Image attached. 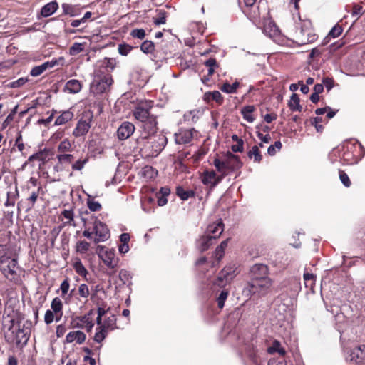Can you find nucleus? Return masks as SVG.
I'll use <instances>...</instances> for the list:
<instances>
[{"instance_id": "obj_3", "label": "nucleus", "mask_w": 365, "mask_h": 365, "mask_svg": "<svg viewBox=\"0 0 365 365\" xmlns=\"http://www.w3.org/2000/svg\"><path fill=\"white\" fill-rule=\"evenodd\" d=\"M213 165L217 170L225 177L229 172L240 170L242 166V163L239 156L228 152L224 160L215 158Z\"/></svg>"}, {"instance_id": "obj_9", "label": "nucleus", "mask_w": 365, "mask_h": 365, "mask_svg": "<svg viewBox=\"0 0 365 365\" xmlns=\"http://www.w3.org/2000/svg\"><path fill=\"white\" fill-rule=\"evenodd\" d=\"M17 269V260L16 259L7 257L3 261H0V270L9 280L16 281L18 279Z\"/></svg>"}, {"instance_id": "obj_36", "label": "nucleus", "mask_w": 365, "mask_h": 365, "mask_svg": "<svg viewBox=\"0 0 365 365\" xmlns=\"http://www.w3.org/2000/svg\"><path fill=\"white\" fill-rule=\"evenodd\" d=\"M85 43H74L69 48L71 56H76L84 50Z\"/></svg>"}, {"instance_id": "obj_10", "label": "nucleus", "mask_w": 365, "mask_h": 365, "mask_svg": "<svg viewBox=\"0 0 365 365\" xmlns=\"http://www.w3.org/2000/svg\"><path fill=\"white\" fill-rule=\"evenodd\" d=\"M113 81L112 76L109 73L103 76H96L91 85V89L94 93L100 94L105 93L109 90Z\"/></svg>"}, {"instance_id": "obj_31", "label": "nucleus", "mask_w": 365, "mask_h": 365, "mask_svg": "<svg viewBox=\"0 0 365 365\" xmlns=\"http://www.w3.org/2000/svg\"><path fill=\"white\" fill-rule=\"evenodd\" d=\"M82 221L83 222V227H85V230L83 232V235L86 238H91V236L94 232L93 231L92 225L90 224V217L87 219L82 218Z\"/></svg>"}, {"instance_id": "obj_18", "label": "nucleus", "mask_w": 365, "mask_h": 365, "mask_svg": "<svg viewBox=\"0 0 365 365\" xmlns=\"http://www.w3.org/2000/svg\"><path fill=\"white\" fill-rule=\"evenodd\" d=\"M91 118L88 117L86 119L81 118L78 122L75 129L73 131V135L78 138L85 135L91 128Z\"/></svg>"}, {"instance_id": "obj_29", "label": "nucleus", "mask_w": 365, "mask_h": 365, "mask_svg": "<svg viewBox=\"0 0 365 365\" xmlns=\"http://www.w3.org/2000/svg\"><path fill=\"white\" fill-rule=\"evenodd\" d=\"M247 155L250 158H254V161L255 163H260L262 159V155H261L259 147L257 145H254L247 153Z\"/></svg>"}, {"instance_id": "obj_23", "label": "nucleus", "mask_w": 365, "mask_h": 365, "mask_svg": "<svg viewBox=\"0 0 365 365\" xmlns=\"http://www.w3.org/2000/svg\"><path fill=\"white\" fill-rule=\"evenodd\" d=\"M58 8V4L56 1H51L42 7L41 14L43 17H48L52 15Z\"/></svg>"}, {"instance_id": "obj_49", "label": "nucleus", "mask_w": 365, "mask_h": 365, "mask_svg": "<svg viewBox=\"0 0 365 365\" xmlns=\"http://www.w3.org/2000/svg\"><path fill=\"white\" fill-rule=\"evenodd\" d=\"M230 280L228 279V277H226V276L224 274L222 271H221L215 282V284L219 287H222L227 282H229Z\"/></svg>"}, {"instance_id": "obj_42", "label": "nucleus", "mask_w": 365, "mask_h": 365, "mask_svg": "<svg viewBox=\"0 0 365 365\" xmlns=\"http://www.w3.org/2000/svg\"><path fill=\"white\" fill-rule=\"evenodd\" d=\"M73 267L76 273L82 277H85L88 274V271L86 270V269L85 268V267L80 260L75 262Z\"/></svg>"}, {"instance_id": "obj_15", "label": "nucleus", "mask_w": 365, "mask_h": 365, "mask_svg": "<svg viewBox=\"0 0 365 365\" xmlns=\"http://www.w3.org/2000/svg\"><path fill=\"white\" fill-rule=\"evenodd\" d=\"M223 178L222 174H221L220 176H217L214 170H205L202 173L201 180L205 185L215 187L222 180Z\"/></svg>"}, {"instance_id": "obj_38", "label": "nucleus", "mask_w": 365, "mask_h": 365, "mask_svg": "<svg viewBox=\"0 0 365 365\" xmlns=\"http://www.w3.org/2000/svg\"><path fill=\"white\" fill-rule=\"evenodd\" d=\"M140 50L145 53H151L155 50L154 43L151 41H145L140 46Z\"/></svg>"}, {"instance_id": "obj_56", "label": "nucleus", "mask_w": 365, "mask_h": 365, "mask_svg": "<svg viewBox=\"0 0 365 365\" xmlns=\"http://www.w3.org/2000/svg\"><path fill=\"white\" fill-rule=\"evenodd\" d=\"M87 205L89 210L93 212L99 211L101 209V205L98 202L93 200H88Z\"/></svg>"}, {"instance_id": "obj_8", "label": "nucleus", "mask_w": 365, "mask_h": 365, "mask_svg": "<svg viewBox=\"0 0 365 365\" xmlns=\"http://www.w3.org/2000/svg\"><path fill=\"white\" fill-rule=\"evenodd\" d=\"M116 317L114 314L106 317L103 319V326L100 327V331H96L93 339L97 343L102 342L107 336L108 332L117 328Z\"/></svg>"}, {"instance_id": "obj_1", "label": "nucleus", "mask_w": 365, "mask_h": 365, "mask_svg": "<svg viewBox=\"0 0 365 365\" xmlns=\"http://www.w3.org/2000/svg\"><path fill=\"white\" fill-rule=\"evenodd\" d=\"M153 106V101L140 102L133 110V116L141 122V128L148 135H153L158 130L156 116L150 113Z\"/></svg>"}, {"instance_id": "obj_59", "label": "nucleus", "mask_w": 365, "mask_h": 365, "mask_svg": "<svg viewBox=\"0 0 365 365\" xmlns=\"http://www.w3.org/2000/svg\"><path fill=\"white\" fill-rule=\"evenodd\" d=\"M320 123H322L321 118L316 117L311 119V124L315 127L317 132H322L324 128V127L319 124Z\"/></svg>"}, {"instance_id": "obj_37", "label": "nucleus", "mask_w": 365, "mask_h": 365, "mask_svg": "<svg viewBox=\"0 0 365 365\" xmlns=\"http://www.w3.org/2000/svg\"><path fill=\"white\" fill-rule=\"evenodd\" d=\"M71 150V143L68 139H64L58 145V151L64 153Z\"/></svg>"}, {"instance_id": "obj_16", "label": "nucleus", "mask_w": 365, "mask_h": 365, "mask_svg": "<svg viewBox=\"0 0 365 365\" xmlns=\"http://www.w3.org/2000/svg\"><path fill=\"white\" fill-rule=\"evenodd\" d=\"M224 230V224L221 219H219L217 222L210 224L207 227L205 234L210 235L212 239L216 240L220 237Z\"/></svg>"}, {"instance_id": "obj_32", "label": "nucleus", "mask_w": 365, "mask_h": 365, "mask_svg": "<svg viewBox=\"0 0 365 365\" xmlns=\"http://www.w3.org/2000/svg\"><path fill=\"white\" fill-rule=\"evenodd\" d=\"M228 239L223 240L219 246H217L215 251V257L217 260H220L225 252V250L227 247Z\"/></svg>"}, {"instance_id": "obj_30", "label": "nucleus", "mask_w": 365, "mask_h": 365, "mask_svg": "<svg viewBox=\"0 0 365 365\" xmlns=\"http://www.w3.org/2000/svg\"><path fill=\"white\" fill-rule=\"evenodd\" d=\"M267 351L271 354L277 352L281 356H284L286 353L284 349L281 346L280 343L277 340L273 341L272 345L268 348Z\"/></svg>"}, {"instance_id": "obj_58", "label": "nucleus", "mask_w": 365, "mask_h": 365, "mask_svg": "<svg viewBox=\"0 0 365 365\" xmlns=\"http://www.w3.org/2000/svg\"><path fill=\"white\" fill-rule=\"evenodd\" d=\"M70 288V283L68 279H66L62 282L60 286V289L61 291V297H63L68 292Z\"/></svg>"}, {"instance_id": "obj_57", "label": "nucleus", "mask_w": 365, "mask_h": 365, "mask_svg": "<svg viewBox=\"0 0 365 365\" xmlns=\"http://www.w3.org/2000/svg\"><path fill=\"white\" fill-rule=\"evenodd\" d=\"M222 271L224 273V274L226 276V277H228V279H230V281L235 276V269H234L233 267H231V266L225 267Z\"/></svg>"}, {"instance_id": "obj_14", "label": "nucleus", "mask_w": 365, "mask_h": 365, "mask_svg": "<svg viewBox=\"0 0 365 365\" xmlns=\"http://www.w3.org/2000/svg\"><path fill=\"white\" fill-rule=\"evenodd\" d=\"M135 130V125L128 121L123 122L117 130V135L119 140H124L130 138Z\"/></svg>"}, {"instance_id": "obj_4", "label": "nucleus", "mask_w": 365, "mask_h": 365, "mask_svg": "<svg viewBox=\"0 0 365 365\" xmlns=\"http://www.w3.org/2000/svg\"><path fill=\"white\" fill-rule=\"evenodd\" d=\"M316 39L317 35L314 31L311 21L309 20L303 21L300 29L296 31L295 43L299 45H305L315 41Z\"/></svg>"}, {"instance_id": "obj_40", "label": "nucleus", "mask_w": 365, "mask_h": 365, "mask_svg": "<svg viewBox=\"0 0 365 365\" xmlns=\"http://www.w3.org/2000/svg\"><path fill=\"white\" fill-rule=\"evenodd\" d=\"M56 158L60 164H69L73 159V155L62 153L57 155Z\"/></svg>"}, {"instance_id": "obj_41", "label": "nucleus", "mask_w": 365, "mask_h": 365, "mask_svg": "<svg viewBox=\"0 0 365 365\" xmlns=\"http://www.w3.org/2000/svg\"><path fill=\"white\" fill-rule=\"evenodd\" d=\"M77 319H79L81 323L86 324L87 331H91L94 326V324L92 322V320L88 315H84L83 317H78Z\"/></svg>"}, {"instance_id": "obj_62", "label": "nucleus", "mask_w": 365, "mask_h": 365, "mask_svg": "<svg viewBox=\"0 0 365 365\" xmlns=\"http://www.w3.org/2000/svg\"><path fill=\"white\" fill-rule=\"evenodd\" d=\"M322 84L326 87L327 91H330L334 86L333 78L326 77L322 79Z\"/></svg>"}, {"instance_id": "obj_34", "label": "nucleus", "mask_w": 365, "mask_h": 365, "mask_svg": "<svg viewBox=\"0 0 365 365\" xmlns=\"http://www.w3.org/2000/svg\"><path fill=\"white\" fill-rule=\"evenodd\" d=\"M176 194L182 200H187L189 197L194 196L193 191L185 190L182 187H177Z\"/></svg>"}, {"instance_id": "obj_54", "label": "nucleus", "mask_w": 365, "mask_h": 365, "mask_svg": "<svg viewBox=\"0 0 365 365\" xmlns=\"http://www.w3.org/2000/svg\"><path fill=\"white\" fill-rule=\"evenodd\" d=\"M130 35L133 38L143 39L145 36V31L143 29H135L132 30V31L130 32Z\"/></svg>"}, {"instance_id": "obj_27", "label": "nucleus", "mask_w": 365, "mask_h": 365, "mask_svg": "<svg viewBox=\"0 0 365 365\" xmlns=\"http://www.w3.org/2000/svg\"><path fill=\"white\" fill-rule=\"evenodd\" d=\"M255 110L254 106H246L243 107L241 110V113L243 115L244 119H245L249 123H252L255 120L252 116V113Z\"/></svg>"}, {"instance_id": "obj_39", "label": "nucleus", "mask_w": 365, "mask_h": 365, "mask_svg": "<svg viewBox=\"0 0 365 365\" xmlns=\"http://www.w3.org/2000/svg\"><path fill=\"white\" fill-rule=\"evenodd\" d=\"M42 190V187L41 186H39L37 189L36 191H34L31 195L27 198V201H28V204H29V208H31L34 206L38 197V195H39V192L40 191Z\"/></svg>"}, {"instance_id": "obj_51", "label": "nucleus", "mask_w": 365, "mask_h": 365, "mask_svg": "<svg viewBox=\"0 0 365 365\" xmlns=\"http://www.w3.org/2000/svg\"><path fill=\"white\" fill-rule=\"evenodd\" d=\"M87 162L88 158L79 159L72 164V169L74 170H81Z\"/></svg>"}, {"instance_id": "obj_53", "label": "nucleus", "mask_w": 365, "mask_h": 365, "mask_svg": "<svg viewBox=\"0 0 365 365\" xmlns=\"http://www.w3.org/2000/svg\"><path fill=\"white\" fill-rule=\"evenodd\" d=\"M133 49V47L128 44H120L118 50L120 55L127 56Z\"/></svg>"}, {"instance_id": "obj_46", "label": "nucleus", "mask_w": 365, "mask_h": 365, "mask_svg": "<svg viewBox=\"0 0 365 365\" xmlns=\"http://www.w3.org/2000/svg\"><path fill=\"white\" fill-rule=\"evenodd\" d=\"M304 280L305 282V286L307 287H312L313 284H314V280L316 278V276L314 275L312 273H304Z\"/></svg>"}, {"instance_id": "obj_11", "label": "nucleus", "mask_w": 365, "mask_h": 365, "mask_svg": "<svg viewBox=\"0 0 365 365\" xmlns=\"http://www.w3.org/2000/svg\"><path fill=\"white\" fill-rule=\"evenodd\" d=\"M98 255L104 264L109 268H115L118 265V260L115 259V254L113 250L105 249L104 247H98Z\"/></svg>"}, {"instance_id": "obj_64", "label": "nucleus", "mask_w": 365, "mask_h": 365, "mask_svg": "<svg viewBox=\"0 0 365 365\" xmlns=\"http://www.w3.org/2000/svg\"><path fill=\"white\" fill-rule=\"evenodd\" d=\"M205 66L207 68H215L218 67V64L215 58H210L204 63Z\"/></svg>"}, {"instance_id": "obj_43", "label": "nucleus", "mask_w": 365, "mask_h": 365, "mask_svg": "<svg viewBox=\"0 0 365 365\" xmlns=\"http://www.w3.org/2000/svg\"><path fill=\"white\" fill-rule=\"evenodd\" d=\"M61 215L67 220V221L64 222L65 225H75V224L72 223L74 217L73 210H65L62 212Z\"/></svg>"}, {"instance_id": "obj_26", "label": "nucleus", "mask_w": 365, "mask_h": 365, "mask_svg": "<svg viewBox=\"0 0 365 365\" xmlns=\"http://www.w3.org/2000/svg\"><path fill=\"white\" fill-rule=\"evenodd\" d=\"M288 106L292 111H301L302 109V106L299 104V98L296 93H293L291 96Z\"/></svg>"}, {"instance_id": "obj_20", "label": "nucleus", "mask_w": 365, "mask_h": 365, "mask_svg": "<svg viewBox=\"0 0 365 365\" xmlns=\"http://www.w3.org/2000/svg\"><path fill=\"white\" fill-rule=\"evenodd\" d=\"M86 339V334L81 331H70L66 336V343L76 341L78 344H83Z\"/></svg>"}, {"instance_id": "obj_55", "label": "nucleus", "mask_w": 365, "mask_h": 365, "mask_svg": "<svg viewBox=\"0 0 365 365\" xmlns=\"http://www.w3.org/2000/svg\"><path fill=\"white\" fill-rule=\"evenodd\" d=\"M166 22V13L164 11H160L158 17L154 20L156 25L164 24Z\"/></svg>"}, {"instance_id": "obj_60", "label": "nucleus", "mask_w": 365, "mask_h": 365, "mask_svg": "<svg viewBox=\"0 0 365 365\" xmlns=\"http://www.w3.org/2000/svg\"><path fill=\"white\" fill-rule=\"evenodd\" d=\"M28 79L25 78H20L16 81L10 83L11 88H19L24 85L27 82Z\"/></svg>"}, {"instance_id": "obj_63", "label": "nucleus", "mask_w": 365, "mask_h": 365, "mask_svg": "<svg viewBox=\"0 0 365 365\" xmlns=\"http://www.w3.org/2000/svg\"><path fill=\"white\" fill-rule=\"evenodd\" d=\"M62 8H63L64 14H69L71 16H74V13H73L74 8L73 7V6H71L70 4H63L62 5Z\"/></svg>"}, {"instance_id": "obj_35", "label": "nucleus", "mask_w": 365, "mask_h": 365, "mask_svg": "<svg viewBox=\"0 0 365 365\" xmlns=\"http://www.w3.org/2000/svg\"><path fill=\"white\" fill-rule=\"evenodd\" d=\"M51 307L55 314H58V312H62L63 304L60 298L55 297L51 304Z\"/></svg>"}, {"instance_id": "obj_45", "label": "nucleus", "mask_w": 365, "mask_h": 365, "mask_svg": "<svg viewBox=\"0 0 365 365\" xmlns=\"http://www.w3.org/2000/svg\"><path fill=\"white\" fill-rule=\"evenodd\" d=\"M229 292L227 290H222L217 299V305L220 309H222L225 305V302L228 297Z\"/></svg>"}, {"instance_id": "obj_24", "label": "nucleus", "mask_w": 365, "mask_h": 365, "mask_svg": "<svg viewBox=\"0 0 365 365\" xmlns=\"http://www.w3.org/2000/svg\"><path fill=\"white\" fill-rule=\"evenodd\" d=\"M74 115L73 113L70 110H67L63 112L56 119L54 125H64L66 123L71 120L73 118Z\"/></svg>"}, {"instance_id": "obj_22", "label": "nucleus", "mask_w": 365, "mask_h": 365, "mask_svg": "<svg viewBox=\"0 0 365 365\" xmlns=\"http://www.w3.org/2000/svg\"><path fill=\"white\" fill-rule=\"evenodd\" d=\"M203 99L207 103L215 101L219 105L222 104L223 97L218 91L205 92L203 96Z\"/></svg>"}, {"instance_id": "obj_61", "label": "nucleus", "mask_w": 365, "mask_h": 365, "mask_svg": "<svg viewBox=\"0 0 365 365\" xmlns=\"http://www.w3.org/2000/svg\"><path fill=\"white\" fill-rule=\"evenodd\" d=\"M55 313L51 310H47L45 313L44 321L46 324H50L54 320Z\"/></svg>"}, {"instance_id": "obj_48", "label": "nucleus", "mask_w": 365, "mask_h": 365, "mask_svg": "<svg viewBox=\"0 0 365 365\" xmlns=\"http://www.w3.org/2000/svg\"><path fill=\"white\" fill-rule=\"evenodd\" d=\"M78 294L83 298H87L90 295V290L87 284H81L78 286Z\"/></svg>"}, {"instance_id": "obj_13", "label": "nucleus", "mask_w": 365, "mask_h": 365, "mask_svg": "<svg viewBox=\"0 0 365 365\" xmlns=\"http://www.w3.org/2000/svg\"><path fill=\"white\" fill-rule=\"evenodd\" d=\"M63 61H64V58L63 57H60L58 59H53L51 61H46L40 66L34 67L31 69L30 74L34 77L38 76L41 74H42L48 68H53L59 64L63 65Z\"/></svg>"}, {"instance_id": "obj_6", "label": "nucleus", "mask_w": 365, "mask_h": 365, "mask_svg": "<svg viewBox=\"0 0 365 365\" xmlns=\"http://www.w3.org/2000/svg\"><path fill=\"white\" fill-rule=\"evenodd\" d=\"M167 143V138L163 135L150 137L145 145L146 155L148 156H157L165 148Z\"/></svg>"}, {"instance_id": "obj_47", "label": "nucleus", "mask_w": 365, "mask_h": 365, "mask_svg": "<svg viewBox=\"0 0 365 365\" xmlns=\"http://www.w3.org/2000/svg\"><path fill=\"white\" fill-rule=\"evenodd\" d=\"M264 31L268 34L269 36H276L278 34L279 30L276 25L272 23H269L268 25L264 26Z\"/></svg>"}, {"instance_id": "obj_33", "label": "nucleus", "mask_w": 365, "mask_h": 365, "mask_svg": "<svg viewBox=\"0 0 365 365\" xmlns=\"http://www.w3.org/2000/svg\"><path fill=\"white\" fill-rule=\"evenodd\" d=\"M239 86L240 83L238 82H235L232 84L225 83L221 86L220 89L222 91L227 93H234L236 92Z\"/></svg>"}, {"instance_id": "obj_21", "label": "nucleus", "mask_w": 365, "mask_h": 365, "mask_svg": "<svg viewBox=\"0 0 365 365\" xmlns=\"http://www.w3.org/2000/svg\"><path fill=\"white\" fill-rule=\"evenodd\" d=\"M213 239L209 235L201 236L197 242V246L200 252L207 250L213 243Z\"/></svg>"}, {"instance_id": "obj_5", "label": "nucleus", "mask_w": 365, "mask_h": 365, "mask_svg": "<svg viewBox=\"0 0 365 365\" xmlns=\"http://www.w3.org/2000/svg\"><path fill=\"white\" fill-rule=\"evenodd\" d=\"M272 285V280L270 278H262L259 280H250L247 284V289L252 295L262 297L267 294Z\"/></svg>"}, {"instance_id": "obj_52", "label": "nucleus", "mask_w": 365, "mask_h": 365, "mask_svg": "<svg viewBox=\"0 0 365 365\" xmlns=\"http://www.w3.org/2000/svg\"><path fill=\"white\" fill-rule=\"evenodd\" d=\"M342 31V27L336 24L329 31V36H331L332 38L339 37L341 34Z\"/></svg>"}, {"instance_id": "obj_25", "label": "nucleus", "mask_w": 365, "mask_h": 365, "mask_svg": "<svg viewBox=\"0 0 365 365\" xmlns=\"http://www.w3.org/2000/svg\"><path fill=\"white\" fill-rule=\"evenodd\" d=\"M81 83L76 79L69 80L65 85V90L68 91L70 93H77L81 91Z\"/></svg>"}, {"instance_id": "obj_17", "label": "nucleus", "mask_w": 365, "mask_h": 365, "mask_svg": "<svg viewBox=\"0 0 365 365\" xmlns=\"http://www.w3.org/2000/svg\"><path fill=\"white\" fill-rule=\"evenodd\" d=\"M349 359L356 364H362L365 361V345H360L350 351Z\"/></svg>"}, {"instance_id": "obj_44", "label": "nucleus", "mask_w": 365, "mask_h": 365, "mask_svg": "<svg viewBox=\"0 0 365 365\" xmlns=\"http://www.w3.org/2000/svg\"><path fill=\"white\" fill-rule=\"evenodd\" d=\"M90 247V244L85 241L82 240L77 243L76 245V251L81 254H84L88 252Z\"/></svg>"}, {"instance_id": "obj_50", "label": "nucleus", "mask_w": 365, "mask_h": 365, "mask_svg": "<svg viewBox=\"0 0 365 365\" xmlns=\"http://www.w3.org/2000/svg\"><path fill=\"white\" fill-rule=\"evenodd\" d=\"M339 178L341 182L345 187H349L351 186V180L347 174L344 171L339 170Z\"/></svg>"}, {"instance_id": "obj_19", "label": "nucleus", "mask_w": 365, "mask_h": 365, "mask_svg": "<svg viewBox=\"0 0 365 365\" xmlns=\"http://www.w3.org/2000/svg\"><path fill=\"white\" fill-rule=\"evenodd\" d=\"M193 138L191 130H182L175 135V140L177 144L189 143Z\"/></svg>"}, {"instance_id": "obj_28", "label": "nucleus", "mask_w": 365, "mask_h": 365, "mask_svg": "<svg viewBox=\"0 0 365 365\" xmlns=\"http://www.w3.org/2000/svg\"><path fill=\"white\" fill-rule=\"evenodd\" d=\"M100 66L106 68L108 71H113L117 64L116 60L113 58H105L103 60L99 61Z\"/></svg>"}, {"instance_id": "obj_12", "label": "nucleus", "mask_w": 365, "mask_h": 365, "mask_svg": "<svg viewBox=\"0 0 365 365\" xmlns=\"http://www.w3.org/2000/svg\"><path fill=\"white\" fill-rule=\"evenodd\" d=\"M250 280H259L269 277V267L264 264H255L251 267Z\"/></svg>"}, {"instance_id": "obj_2", "label": "nucleus", "mask_w": 365, "mask_h": 365, "mask_svg": "<svg viewBox=\"0 0 365 365\" xmlns=\"http://www.w3.org/2000/svg\"><path fill=\"white\" fill-rule=\"evenodd\" d=\"M9 322L11 324L8 330L11 333L5 334L6 341L18 346L26 344L30 336L29 331L21 328L19 321L11 319Z\"/></svg>"}, {"instance_id": "obj_7", "label": "nucleus", "mask_w": 365, "mask_h": 365, "mask_svg": "<svg viewBox=\"0 0 365 365\" xmlns=\"http://www.w3.org/2000/svg\"><path fill=\"white\" fill-rule=\"evenodd\" d=\"M90 224L92 225L93 231L96 235V237L93 240L95 243L104 242L109 238L110 232L108 228L97 217L91 215L90 217Z\"/></svg>"}]
</instances>
